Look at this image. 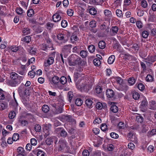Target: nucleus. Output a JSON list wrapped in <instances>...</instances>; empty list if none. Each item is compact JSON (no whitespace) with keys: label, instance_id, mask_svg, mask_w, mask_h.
Here are the masks:
<instances>
[{"label":"nucleus","instance_id":"bf43d9fd","mask_svg":"<svg viewBox=\"0 0 156 156\" xmlns=\"http://www.w3.org/2000/svg\"><path fill=\"white\" fill-rule=\"evenodd\" d=\"M8 106V105L3 103H0V109L3 110L6 108Z\"/></svg>","mask_w":156,"mask_h":156},{"label":"nucleus","instance_id":"ddd939ff","mask_svg":"<svg viewBox=\"0 0 156 156\" xmlns=\"http://www.w3.org/2000/svg\"><path fill=\"white\" fill-rule=\"evenodd\" d=\"M55 109H53L54 113L55 114H58L62 113V107L56 105L54 106Z\"/></svg>","mask_w":156,"mask_h":156},{"label":"nucleus","instance_id":"6e6d98bb","mask_svg":"<svg viewBox=\"0 0 156 156\" xmlns=\"http://www.w3.org/2000/svg\"><path fill=\"white\" fill-rule=\"evenodd\" d=\"M136 27L139 28H141L143 27V23L140 21H137L136 22Z\"/></svg>","mask_w":156,"mask_h":156},{"label":"nucleus","instance_id":"1a4fd4ad","mask_svg":"<svg viewBox=\"0 0 156 156\" xmlns=\"http://www.w3.org/2000/svg\"><path fill=\"white\" fill-rule=\"evenodd\" d=\"M57 138L55 136H52L50 138H47L45 142L48 145H50L53 143L54 140L55 141V143L56 144L57 141Z\"/></svg>","mask_w":156,"mask_h":156},{"label":"nucleus","instance_id":"f03ea898","mask_svg":"<svg viewBox=\"0 0 156 156\" xmlns=\"http://www.w3.org/2000/svg\"><path fill=\"white\" fill-rule=\"evenodd\" d=\"M67 143L65 139H61L57 145L58 146V151H62L67 149Z\"/></svg>","mask_w":156,"mask_h":156},{"label":"nucleus","instance_id":"49530a36","mask_svg":"<svg viewBox=\"0 0 156 156\" xmlns=\"http://www.w3.org/2000/svg\"><path fill=\"white\" fill-rule=\"evenodd\" d=\"M73 96V93L71 91H69L67 94V97L68 99V101L70 102Z\"/></svg>","mask_w":156,"mask_h":156},{"label":"nucleus","instance_id":"bb28decb","mask_svg":"<svg viewBox=\"0 0 156 156\" xmlns=\"http://www.w3.org/2000/svg\"><path fill=\"white\" fill-rule=\"evenodd\" d=\"M47 42L49 44L48 45V47L49 48V50H51L54 49V48L52 46V44L51 43V39L49 38H48L47 39Z\"/></svg>","mask_w":156,"mask_h":156},{"label":"nucleus","instance_id":"ea45409f","mask_svg":"<svg viewBox=\"0 0 156 156\" xmlns=\"http://www.w3.org/2000/svg\"><path fill=\"white\" fill-rule=\"evenodd\" d=\"M59 81L62 84H65L67 81L66 78L64 76H62L59 79Z\"/></svg>","mask_w":156,"mask_h":156},{"label":"nucleus","instance_id":"a19ab883","mask_svg":"<svg viewBox=\"0 0 156 156\" xmlns=\"http://www.w3.org/2000/svg\"><path fill=\"white\" fill-rule=\"evenodd\" d=\"M75 104L78 106H81L83 103V101L80 98H77L75 100Z\"/></svg>","mask_w":156,"mask_h":156},{"label":"nucleus","instance_id":"a18cd8bd","mask_svg":"<svg viewBox=\"0 0 156 156\" xmlns=\"http://www.w3.org/2000/svg\"><path fill=\"white\" fill-rule=\"evenodd\" d=\"M19 138V134L17 133H14L12 136V139L14 141H17Z\"/></svg>","mask_w":156,"mask_h":156},{"label":"nucleus","instance_id":"c9c22d12","mask_svg":"<svg viewBox=\"0 0 156 156\" xmlns=\"http://www.w3.org/2000/svg\"><path fill=\"white\" fill-rule=\"evenodd\" d=\"M70 39L72 42L74 43L76 41L78 40V38L76 35L73 34L71 36Z\"/></svg>","mask_w":156,"mask_h":156},{"label":"nucleus","instance_id":"4468645a","mask_svg":"<svg viewBox=\"0 0 156 156\" xmlns=\"http://www.w3.org/2000/svg\"><path fill=\"white\" fill-rule=\"evenodd\" d=\"M57 131H60V134L61 136L66 137L67 133V132L64 129H62L61 128H58L56 129Z\"/></svg>","mask_w":156,"mask_h":156},{"label":"nucleus","instance_id":"6ab92c4d","mask_svg":"<svg viewBox=\"0 0 156 156\" xmlns=\"http://www.w3.org/2000/svg\"><path fill=\"white\" fill-rule=\"evenodd\" d=\"M118 30V27L117 26L113 27L111 29V32L112 33L111 35L112 36L115 35L117 34Z\"/></svg>","mask_w":156,"mask_h":156},{"label":"nucleus","instance_id":"a211bd4d","mask_svg":"<svg viewBox=\"0 0 156 156\" xmlns=\"http://www.w3.org/2000/svg\"><path fill=\"white\" fill-rule=\"evenodd\" d=\"M57 38L58 40L62 41L64 42H65L67 41L64 34H62V33H59L58 35Z\"/></svg>","mask_w":156,"mask_h":156},{"label":"nucleus","instance_id":"0e129e2a","mask_svg":"<svg viewBox=\"0 0 156 156\" xmlns=\"http://www.w3.org/2000/svg\"><path fill=\"white\" fill-rule=\"evenodd\" d=\"M107 128V126L105 124H102L101 126V129L103 131H105Z\"/></svg>","mask_w":156,"mask_h":156},{"label":"nucleus","instance_id":"c85d7f7f","mask_svg":"<svg viewBox=\"0 0 156 156\" xmlns=\"http://www.w3.org/2000/svg\"><path fill=\"white\" fill-rule=\"evenodd\" d=\"M16 11L18 14L20 15H22L23 13H25V12L21 7L17 8Z\"/></svg>","mask_w":156,"mask_h":156},{"label":"nucleus","instance_id":"a878e982","mask_svg":"<svg viewBox=\"0 0 156 156\" xmlns=\"http://www.w3.org/2000/svg\"><path fill=\"white\" fill-rule=\"evenodd\" d=\"M98 47L101 49H104L106 47V44L103 41H100L98 43Z\"/></svg>","mask_w":156,"mask_h":156},{"label":"nucleus","instance_id":"603ef678","mask_svg":"<svg viewBox=\"0 0 156 156\" xmlns=\"http://www.w3.org/2000/svg\"><path fill=\"white\" fill-rule=\"evenodd\" d=\"M93 63L95 66H98L101 64V61L98 59H94L93 60Z\"/></svg>","mask_w":156,"mask_h":156},{"label":"nucleus","instance_id":"f8f14e48","mask_svg":"<svg viewBox=\"0 0 156 156\" xmlns=\"http://www.w3.org/2000/svg\"><path fill=\"white\" fill-rule=\"evenodd\" d=\"M83 74L82 73H75L74 74V80L75 81L77 80L78 79L79 80L84 79V76Z\"/></svg>","mask_w":156,"mask_h":156},{"label":"nucleus","instance_id":"4d7b16f0","mask_svg":"<svg viewBox=\"0 0 156 156\" xmlns=\"http://www.w3.org/2000/svg\"><path fill=\"white\" fill-rule=\"evenodd\" d=\"M89 25L91 27L94 28L96 26V22L94 20H92L90 22Z\"/></svg>","mask_w":156,"mask_h":156},{"label":"nucleus","instance_id":"7ed1b4c3","mask_svg":"<svg viewBox=\"0 0 156 156\" xmlns=\"http://www.w3.org/2000/svg\"><path fill=\"white\" fill-rule=\"evenodd\" d=\"M23 78V77L20 76L17 78L10 80L9 82V84L11 87H16L22 81Z\"/></svg>","mask_w":156,"mask_h":156},{"label":"nucleus","instance_id":"79ce46f5","mask_svg":"<svg viewBox=\"0 0 156 156\" xmlns=\"http://www.w3.org/2000/svg\"><path fill=\"white\" fill-rule=\"evenodd\" d=\"M23 32L25 35L29 34L30 33V29L28 27L25 28L23 30Z\"/></svg>","mask_w":156,"mask_h":156},{"label":"nucleus","instance_id":"69168bd1","mask_svg":"<svg viewBox=\"0 0 156 156\" xmlns=\"http://www.w3.org/2000/svg\"><path fill=\"white\" fill-rule=\"evenodd\" d=\"M61 26L63 28H65L67 26V22L65 20H62L61 23Z\"/></svg>","mask_w":156,"mask_h":156},{"label":"nucleus","instance_id":"2eb2a0df","mask_svg":"<svg viewBox=\"0 0 156 156\" xmlns=\"http://www.w3.org/2000/svg\"><path fill=\"white\" fill-rule=\"evenodd\" d=\"M106 95L107 97L109 98H111L114 95V93L113 90L110 89H108L106 92Z\"/></svg>","mask_w":156,"mask_h":156},{"label":"nucleus","instance_id":"412c9836","mask_svg":"<svg viewBox=\"0 0 156 156\" xmlns=\"http://www.w3.org/2000/svg\"><path fill=\"white\" fill-rule=\"evenodd\" d=\"M115 58V55H111L108 59V62L109 64H111L114 62Z\"/></svg>","mask_w":156,"mask_h":156},{"label":"nucleus","instance_id":"0eeeda50","mask_svg":"<svg viewBox=\"0 0 156 156\" xmlns=\"http://www.w3.org/2000/svg\"><path fill=\"white\" fill-rule=\"evenodd\" d=\"M61 14L62 12L60 11L57 12L53 15L52 18L54 22H58L61 20Z\"/></svg>","mask_w":156,"mask_h":156},{"label":"nucleus","instance_id":"f257e3e1","mask_svg":"<svg viewBox=\"0 0 156 156\" xmlns=\"http://www.w3.org/2000/svg\"><path fill=\"white\" fill-rule=\"evenodd\" d=\"M71 58V59L69 61V65L70 66H75L81 62V58L75 54L72 55Z\"/></svg>","mask_w":156,"mask_h":156},{"label":"nucleus","instance_id":"c756f323","mask_svg":"<svg viewBox=\"0 0 156 156\" xmlns=\"http://www.w3.org/2000/svg\"><path fill=\"white\" fill-rule=\"evenodd\" d=\"M42 110L44 113L48 112L49 110V106L46 105H44L42 108Z\"/></svg>","mask_w":156,"mask_h":156},{"label":"nucleus","instance_id":"f704fd0d","mask_svg":"<svg viewBox=\"0 0 156 156\" xmlns=\"http://www.w3.org/2000/svg\"><path fill=\"white\" fill-rule=\"evenodd\" d=\"M133 97L135 100H138L140 97V95L138 92L135 91L133 93Z\"/></svg>","mask_w":156,"mask_h":156},{"label":"nucleus","instance_id":"680f3d73","mask_svg":"<svg viewBox=\"0 0 156 156\" xmlns=\"http://www.w3.org/2000/svg\"><path fill=\"white\" fill-rule=\"evenodd\" d=\"M149 136H152L156 134V129H152L151 131H149L148 133Z\"/></svg>","mask_w":156,"mask_h":156},{"label":"nucleus","instance_id":"4be33fe9","mask_svg":"<svg viewBox=\"0 0 156 156\" xmlns=\"http://www.w3.org/2000/svg\"><path fill=\"white\" fill-rule=\"evenodd\" d=\"M136 80L133 77H130L128 80V82L129 85H133L135 83Z\"/></svg>","mask_w":156,"mask_h":156},{"label":"nucleus","instance_id":"de8ad7c7","mask_svg":"<svg viewBox=\"0 0 156 156\" xmlns=\"http://www.w3.org/2000/svg\"><path fill=\"white\" fill-rule=\"evenodd\" d=\"M116 13L117 16L119 17H122L123 14L122 10L119 9H117L116 10Z\"/></svg>","mask_w":156,"mask_h":156},{"label":"nucleus","instance_id":"09e8293b","mask_svg":"<svg viewBox=\"0 0 156 156\" xmlns=\"http://www.w3.org/2000/svg\"><path fill=\"white\" fill-rule=\"evenodd\" d=\"M150 105L151 106L150 109H156V104L155 102L154 101H151L150 102Z\"/></svg>","mask_w":156,"mask_h":156},{"label":"nucleus","instance_id":"aec40b11","mask_svg":"<svg viewBox=\"0 0 156 156\" xmlns=\"http://www.w3.org/2000/svg\"><path fill=\"white\" fill-rule=\"evenodd\" d=\"M63 118L67 122H71L73 121L75 123V121L72 119V116L71 115H64L63 116Z\"/></svg>","mask_w":156,"mask_h":156},{"label":"nucleus","instance_id":"7c9ffc66","mask_svg":"<svg viewBox=\"0 0 156 156\" xmlns=\"http://www.w3.org/2000/svg\"><path fill=\"white\" fill-rule=\"evenodd\" d=\"M148 102L145 98H144L141 104V106L143 107H146L147 105Z\"/></svg>","mask_w":156,"mask_h":156},{"label":"nucleus","instance_id":"774afa93","mask_svg":"<svg viewBox=\"0 0 156 156\" xmlns=\"http://www.w3.org/2000/svg\"><path fill=\"white\" fill-rule=\"evenodd\" d=\"M45 153L44 152L40 150H38L37 152V156H44Z\"/></svg>","mask_w":156,"mask_h":156},{"label":"nucleus","instance_id":"13d9d810","mask_svg":"<svg viewBox=\"0 0 156 156\" xmlns=\"http://www.w3.org/2000/svg\"><path fill=\"white\" fill-rule=\"evenodd\" d=\"M104 13L105 16L108 17H110L111 16V12L108 9H105L104 10Z\"/></svg>","mask_w":156,"mask_h":156},{"label":"nucleus","instance_id":"b1692460","mask_svg":"<svg viewBox=\"0 0 156 156\" xmlns=\"http://www.w3.org/2000/svg\"><path fill=\"white\" fill-rule=\"evenodd\" d=\"M146 60L148 61L149 63L154 62L155 61V56H149Z\"/></svg>","mask_w":156,"mask_h":156},{"label":"nucleus","instance_id":"f3484780","mask_svg":"<svg viewBox=\"0 0 156 156\" xmlns=\"http://www.w3.org/2000/svg\"><path fill=\"white\" fill-rule=\"evenodd\" d=\"M29 0H20L21 6L24 8L27 9L28 6V2Z\"/></svg>","mask_w":156,"mask_h":156},{"label":"nucleus","instance_id":"6e6552de","mask_svg":"<svg viewBox=\"0 0 156 156\" xmlns=\"http://www.w3.org/2000/svg\"><path fill=\"white\" fill-rule=\"evenodd\" d=\"M9 96L8 94L0 88V100H6Z\"/></svg>","mask_w":156,"mask_h":156},{"label":"nucleus","instance_id":"4c0bfd02","mask_svg":"<svg viewBox=\"0 0 156 156\" xmlns=\"http://www.w3.org/2000/svg\"><path fill=\"white\" fill-rule=\"evenodd\" d=\"M80 85L82 89H87V83L84 82V80L82 82V83H80Z\"/></svg>","mask_w":156,"mask_h":156},{"label":"nucleus","instance_id":"423d86ee","mask_svg":"<svg viewBox=\"0 0 156 156\" xmlns=\"http://www.w3.org/2000/svg\"><path fill=\"white\" fill-rule=\"evenodd\" d=\"M50 83L53 86L58 85L59 82V78L57 76H55L49 80Z\"/></svg>","mask_w":156,"mask_h":156},{"label":"nucleus","instance_id":"8fccbe9b","mask_svg":"<svg viewBox=\"0 0 156 156\" xmlns=\"http://www.w3.org/2000/svg\"><path fill=\"white\" fill-rule=\"evenodd\" d=\"M149 34L148 32L147 31L144 30L143 31L142 33V37L144 38H147L148 35Z\"/></svg>","mask_w":156,"mask_h":156},{"label":"nucleus","instance_id":"dca6fc26","mask_svg":"<svg viewBox=\"0 0 156 156\" xmlns=\"http://www.w3.org/2000/svg\"><path fill=\"white\" fill-rule=\"evenodd\" d=\"M72 48V45L68 44L64 45L62 48V51L64 52H69Z\"/></svg>","mask_w":156,"mask_h":156},{"label":"nucleus","instance_id":"9d476101","mask_svg":"<svg viewBox=\"0 0 156 156\" xmlns=\"http://www.w3.org/2000/svg\"><path fill=\"white\" fill-rule=\"evenodd\" d=\"M17 156H26V154L23 148L19 147L17 149Z\"/></svg>","mask_w":156,"mask_h":156},{"label":"nucleus","instance_id":"2f4dec72","mask_svg":"<svg viewBox=\"0 0 156 156\" xmlns=\"http://www.w3.org/2000/svg\"><path fill=\"white\" fill-rule=\"evenodd\" d=\"M115 79L117 83L119 85H121L123 83V80L121 77H115Z\"/></svg>","mask_w":156,"mask_h":156},{"label":"nucleus","instance_id":"58836bf2","mask_svg":"<svg viewBox=\"0 0 156 156\" xmlns=\"http://www.w3.org/2000/svg\"><path fill=\"white\" fill-rule=\"evenodd\" d=\"M18 74L15 72L12 73L10 76V77L11 79V80H13L14 79H15L16 78H17L18 77L20 76Z\"/></svg>","mask_w":156,"mask_h":156},{"label":"nucleus","instance_id":"37998d69","mask_svg":"<svg viewBox=\"0 0 156 156\" xmlns=\"http://www.w3.org/2000/svg\"><path fill=\"white\" fill-rule=\"evenodd\" d=\"M105 106L103 105V104L100 102H98L97 103L96 107L97 109H101L105 107Z\"/></svg>","mask_w":156,"mask_h":156},{"label":"nucleus","instance_id":"864d4df0","mask_svg":"<svg viewBox=\"0 0 156 156\" xmlns=\"http://www.w3.org/2000/svg\"><path fill=\"white\" fill-rule=\"evenodd\" d=\"M67 13L69 16H72L73 15L74 11L72 9H68L67 10Z\"/></svg>","mask_w":156,"mask_h":156},{"label":"nucleus","instance_id":"e2e57ef3","mask_svg":"<svg viewBox=\"0 0 156 156\" xmlns=\"http://www.w3.org/2000/svg\"><path fill=\"white\" fill-rule=\"evenodd\" d=\"M36 74V73L34 70H31L29 71L28 73V75L31 78L34 77Z\"/></svg>","mask_w":156,"mask_h":156},{"label":"nucleus","instance_id":"9b49d317","mask_svg":"<svg viewBox=\"0 0 156 156\" xmlns=\"http://www.w3.org/2000/svg\"><path fill=\"white\" fill-rule=\"evenodd\" d=\"M43 129L45 133L44 136L46 137L48 136L51 132L49 125H45L43 127Z\"/></svg>","mask_w":156,"mask_h":156},{"label":"nucleus","instance_id":"473e14b6","mask_svg":"<svg viewBox=\"0 0 156 156\" xmlns=\"http://www.w3.org/2000/svg\"><path fill=\"white\" fill-rule=\"evenodd\" d=\"M97 11L96 10L94 7H92L89 9V12L92 15H95L97 13Z\"/></svg>","mask_w":156,"mask_h":156},{"label":"nucleus","instance_id":"5701e85b","mask_svg":"<svg viewBox=\"0 0 156 156\" xmlns=\"http://www.w3.org/2000/svg\"><path fill=\"white\" fill-rule=\"evenodd\" d=\"M86 105L89 108H92L93 101L90 99H87L85 101Z\"/></svg>","mask_w":156,"mask_h":156},{"label":"nucleus","instance_id":"39448f33","mask_svg":"<svg viewBox=\"0 0 156 156\" xmlns=\"http://www.w3.org/2000/svg\"><path fill=\"white\" fill-rule=\"evenodd\" d=\"M18 92L20 95H27L29 93L28 89L23 85H21L18 89Z\"/></svg>","mask_w":156,"mask_h":156},{"label":"nucleus","instance_id":"72a5a7b5","mask_svg":"<svg viewBox=\"0 0 156 156\" xmlns=\"http://www.w3.org/2000/svg\"><path fill=\"white\" fill-rule=\"evenodd\" d=\"M88 49L90 53H92L95 51V48L94 45L91 44L88 46Z\"/></svg>","mask_w":156,"mask_h":156},{"label":"nucleus","instance_id":"052dcab7","mask_svg":"<svg viewBox=\"0 0 156 156\" xmlns=\"http://www.w3.org/2000/svg\"><path fill=\"white\" fill-rule=\"evenodd\" d=\"M110 135L112 138L114 139H117L119 137L118 135L114 132L111 133Z\"/></svg>","mask_w":156,"mask_h":156},{"label":"nucleus","instance_id":"5fc2aeb1","mask_svg":"<svg viewBox=\"0 0 156 156\" xmlns=\"http://www.w3.org/2000/svg\"><path fill=\"white\" fill-rule=\"evenodd\" d=\"M141 6L144 8H146L148 5L147 2L145 0H142L141 2Z\"/></svg>","mask_w":156,"mask_h":156},{"label":"nucleus","instance_id":"cd10ccee","mask_svg":"<svg viewBox=\"0 0 156 156\" xmlns=\"http://www.w3.org/2000/svg\"><path fill=\"white\" fill-rule=\"evenodd\" d=\"M22 41L25 43H29L31 41V37L29 36H26L23 39H22Z\"/></svg>","mask_w":156,"mask_h":156},{"label":"nucleus","instance_id":"393cba45","mask_svg":"<svg viewBox=\"0 0 156 156\" xmlns=\"http://www.w3.org/2000/svg\"><path fill=\"white\" fill-rule=\"evenodd\" d=\"M88 55V52L86 50H82L80 52V56L83 58H85Z\"/></svg>","mask_w":156,"mask_h":156},{"label":"nucleus","instance_id":"c03bdc74","mask_svg":"<svg viewBox=\"0 0 156 156\" xmlns=\"http://www.w3.org/2000/svg\"><path fill=\"white\" fill-rule=\"evenodd\" d=\"M34 14V11L32 9H29L27 12V15L28 16L31 17L33 16Z\"/></svg>","mask_w":156,"mask_h":156},{"label":"nucleus","instance_id":"20e7f679","mask_svg":"<svg viewBox=\"0 0 156 156\" xmlns=\"http://www.w3.org/2000/svg\"><path fill=\"white\" fill-rule=\"evenodd\" d=\"M55 52H53L49 55L47 60V62L44 63L45 66H49L53 63L54 62V58L55 56Z\"/></svg>","mask_w":156,"mask_h":156},{"label":"nucleus","instance_id":"3c124183","mask_svg":"<svg viewBox=\"0 0 156 156\" xmlns=\"http://www.w3.org/2000/svg\"><path fill=\"white\" fill-rule=\"evenodd\" d=\"M16 113L14 111H11L9 114V116L10 119H13L16 116Z\"/></svg>","mask_w":156,"mask_h":156},{"label":"nucleus","instance_id":"338daca9","mask_svg":"<svg viewBox=\"0 0 156 156\" xmlns=\"http://www.w3.org/2000/svg\"><path fill=\"white\" fill-rule=\"evenodd\" d=\"M153 79V77L151 75H147L146 78V80L147 82L151 81Z\"/></svg>","mask_w":156,"mask_h":156},{"label":"nucleus","instance_id":"e433bc0d","mask_svg":"<svg viewBox=\"0 0 156 156\" xmlns=\"http://www.w3.org/2000/svg\"><path fill=\"white\" fill-rule=\"evenodd\" d=\"M110 110L112 112L114 113H116L118 112V108L116 105H112L110 108Z\"/></svg>","mask_w":156,"mask_h":156}]
</instances>
